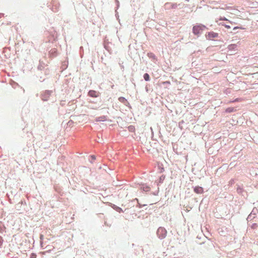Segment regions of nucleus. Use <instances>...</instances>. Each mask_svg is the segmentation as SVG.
Wrapping results in <instances>:
<instances>
[{"label": "nucleus", "mask_w": 258, "mask_h": 258, "mask_svg": "<svg viewBox=\"0 0 258 258\" xmlns=\"http://www.w3.org/2000/svg\"><path fill=\"white\" fill-rule=\"evenodd\" d=\"M237 29H242L241 27H235L233 29L234 30H236Z\"/></svg>", "instance_id": "2eb2a0df"}, {"label": "nucleus", "mask_w": 258, "mask_h": 258, "mask_svg": "<svg viewBox=\"0 0 258 258\" xmlns=\"http://www.w3.org/2000/svg\"><path fill=\"white\" fill-rule=\"evenodd\" d=\"M163 84H170V82L169 81H166V82H163Z\"/></svg>", "instance_id": "ddd939ff"}, {"label": "nucleus", "mask_w": 258, "mask_h": 258, "mask_svg": "<svg viewBox=\"0 0 258 258\" xmlns=\"http://www.w3.org/2000/svg\"><path fill=\"white\" fill-rule=\"evenodd\" d=\"M128 130L130 132L134 133L136 131L135 127L134 125H130L128 127Z\"/></svg>", "instance_id": "423d86ee"}, {"label": "nucleus", "mask_w": 258, "mask_h": 258, "mask_svg": "<svg viewBox=\"0 0 258 258\" xmlns=\"http://www.w3.org/2000/svg\"><path fill=\"white\" fill-rule=\"evenodd\" d=\"M3 243V239L2 236H0V246L2 245Z\"/></svg>", "instance_id": "f8f14e48"}, {"label": "nucleus", "mask_w": 258, "mask_h": 258, "mask_svg": "<svg viewBox=\"0 0 258 258\" xmlns=\"http://www.w3.org/2000/svg\"><path fill=\"white\" fill-rule=\"evenodd\" d=\"M219 25H221L223 26H224V25H226V24H224V23H220Z\"/></svg>", "instance_id": "f3484780"}, {"label": "nucleus", "mask_w": 258, "mask_h": 258, "mask_svg": "<svg viewBox=\"0 0 258 258\" xmlns=\"http://www.w3.org/2000/svg\"><path fill=\"white\" fill-rule=\"evenodd\" d=\"M218 37V34L213 31L209 32L206 34V37L208 40H213L214 38Z\"/></svg>", "instance_id": "f03ea898"}, {"label": "nucleus", "mask_w": 258, "mask_h": 258, "mask_svg": "<svg viewBox=\"0 0 258 258\" xmlns=\"http://www.w3.org/2000/svg\"><path fill=\"white\" fill-rule=\"evenodd\" d=\"M144 78L146 81H148L150 80V76L148 74L146 73L144 75Z\"/></svg>", "instance_id": "6e6552de"}, {"label": "nucleus", "mask_w": 258, "mask_h": 258, "mask_svg": "<svg viewBox=\"0 0 258 258\" xmlns=\"http://www.w3.org/2000/svg\"><path fill=\"white\" fill-rule=\"evenodd\" d=\"M206 28V26L202 24H198L192 28V32L195 35H199Z\"/></svg>", "instance_id": "f257e3e1"}, {"label": "nucleus", "mask_w": 258, "mask_h": 258, "mask_svg": "<svg viewBox=\"0 0 258 258\" xmlns=\"http://www.w3.org/2000/svg\"><path fill=\"white\" fill-rule=\"evenodd\" d=\"M142 188H143V189L144 190V191H148L150 190V187L148 186H143Z\"/></svg>", "instance_id": "1a4fd4ad"}, {"label": "nucleus", "mask_w": 258, "mask_h": 258, "mask_svg": "<svg viewBox=\"0 0 258 258\" xmlns=\"http://www.w3.org/2000/svg\"><path fill=\"white\" fill-rule=\"evenodd\" d=\"M224 27L227 29L230 28V26L229 25H224Z\"/></svg>", "instance_id": "4468645a"}, {"label": "nucleus", "mask_w": 258, "mask_h": 258, "mask_svg": "<svg viewBox=\"0 0 258 258\" xmlns=\"http://www.w3.org/2000/svg\"><path fill=\"white\" fill-rule=\"evenodd\" d=\"M125 99L123 97H120L119 98V100L120 101H122V100H124Z\"/></svg>", "instance_id": "dca6fc26"}, {"label": "nucleus", "mask_w": 258, "mask_h": 258, "mask_svg": "<svg viewBox=\"0 0 258 258\" xmlns=\"http://www.w3.org/2000/svg\"><path fill=\"white\" fill-rule=\"evenodd\" d=\"M219 20H221V21H228L227 19H226L225 17H220Z\"/></svg>", "instance_id": "9d476101"}, {"label": "nucleus", "mask_w": 258, "mask_h": 258, "mask_svg": "<svg viewBox=\"0 0 258 258\" xmlns=\"http://www.w3.org/2000/svg\"><path fill=\"white\" fill-rule=\"evenodd\" d=\"M91 157L93 159H95V157L94 156H91Z\"/></svg>", "instance_id": "a211bd4d"}, {"label": "nucleus", "mask_w": 258, "mask_h": 258, "mask_svg": "<svg viewBox=\"0 0 258 258\" xmlns=\"http://www.w3.org/2000/svg\"><path fill=\"white\" fill-rule=\"evenodd\" d=\"M239 101V99H236L234 101Z\"/></svg>", "instance_id": "6ab92c4d"}, {"label": "nucleus", "mask_w": 258, "mask_h": 258, "mask_svg": "<svg viewBox=\"0 0 258 258\" xmlns=\"http://www.w3.org/2000/svg\"><path fill=\"white\" fill-rule=\"evenodd\" d=\"M235 110H236L235 109V108L234 107H228L226 109L225 111L226 112L230 113V112H233Z\"/></svg>", "instance_id": "0eeeda50"}, {"label": "nucleus", "mask_w": 258, "mask_h": 258, "mask_svg": "<svg viewBox=\"0 0 258 258\" xmlns=\"http://www.w3.org/2000/svg\"><path fill=\"white\" fill-rule=\"evenodd\" d=\"M160 232H165V231L163 228H160L158 230V232L159 233Z\"/></svg>", "instance_id": "9b49d317"}, {"label": "nucleus", "mask_w": 258, "mask_h": 258, "mask_svg": "<svg viewBox=\"0 0 258 258\" xmlns=\"http://www.w3.org/2000/svg\"><path fill=\"white\" fill-rule=\"evenodd\" d=\"M88 95L92 97H97L99 95V93L94 90H90L88 93Z\"/></svg>", "instance_id": "7ed1b4c3"}, {"label": "nucleus", "mask_w": 258, "mask_h": 258, "mask_svg": "<svg viewBox=\"0 0 258 258\" xmlns=\"http://www.w3.org/2000/svg\"><path fill=\"white\" fill-rule=\"evenodd\" d=\"M194 191L197 194H201L203 191V189L202 187L200 186H196L194 188Z\"/></svg>", "instance_id": "20e7f679"}, {"label": "nucleus", "mask_w": 258, "mask_h": 258, "mask_svg": "<svg viewBox=\"0 0 258 258\" xmlns=\"http://www.w3.org/2000/svg\"><path fill=\"white\" fill-rule=\"evenodd\" d=\"M107 120V116L103 115L98 117H97L96 120L97 121H104Z\"/></svg>", "instance_id": "39448f33"}]
</instances>
